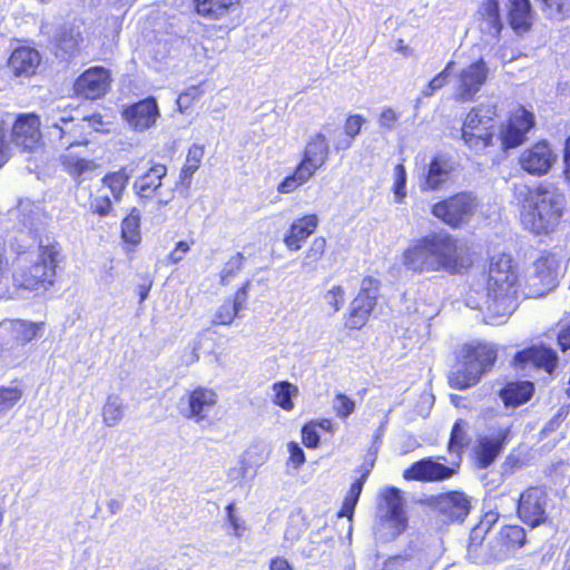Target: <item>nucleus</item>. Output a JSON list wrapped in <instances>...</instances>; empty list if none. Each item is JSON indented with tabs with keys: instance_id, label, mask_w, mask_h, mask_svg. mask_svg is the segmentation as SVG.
Returning a JSON list of instances; mask_svg holds the SVG:
<instances>
[{
	"instance_id": "obj_1",
	"label": "nucleus",
	"mask_w": 570,
	"mask_h": 570,
	"mask_svg": "<svg viewBox=\"0 0 570 570\" xmlns=\"http://www.w3.org/2000/svg\"><path fill=\"white\" fill-rule=\"evenodd\" d=\"M401 259L405 269L413 274L444 271L456 275L472 266L471 256L460 239L445 230L430 232L412 240Z\"/></svg>"
},
{
	"instance_id": "obj_2",
	"label": "nucleus",
	"mask_w": 570,
	"mask_h": 570,
	"mask_svg": "<svg viewBox=\"0 0 570 570\" xmlns=\"http://www.w3.org/2000/svg\"><path fill=\"white\" fill-rule=\"evenodd\" d=\"M11 281L18 292L45 293L55 286L58 271L65 261L62 247L58 242L39 244L37 255L31 259L27 247L13 249Z\"/></svg>"
},
{
	"instance_id": "obj_3",
	"label": "nucleus",
	"mask_w": 570,
	"mask_h": 570,
	"mask_svg": "<svg viewBox=\"0 0 570 570\" xmlns=\"http://www.w3.org/2000/svg\"><path fill=\"white\" fill-rule=\"evenodd\" d=\"M567 210L563 193L557 187L538 184L528 188L519 209L522 228L533 236H550L557 233Z\"/></svg>"
},
{
	"instance_id": "obj_4",
	"label": "nucleus",
	"mask_w": 570,
	"mask_h": 570,
	"mask_svg": "<svg viewBox=\"0 0 570 570\" xmlns=\"http://www.w3.org/2000/svg\"><path fill=\"white\" fill-rule=\"evenodd\" d=\"M520 288L513 257L508 253L491 255L484 285L487 309L498 316L512 314L519 304Z\"/></svg>"
},
{
	"instance_id": "obj_5",
	"label": "nucleus",
	"mask_w": 570,
	"mask_h": 570,
	"mask_svg": "<svg viewBox=\"0 0 570 570\" xmlns=\"http://www.w3.org/2000/svg\"><path fill=\"white\" fill-rule=\"evenodd\" d=\"M499 358V346L487 341H472L460 345L453 353V364L448 383L453 390L464 391L475 386L493 371Z\"/></svg>"
},
{
	"instance_id": "obj_6",
	"label": "nucleus",
	"mask_w": 570,
	"mask_h": 570,
	"mask_svg": "<svg viewBox=\"0 0 570 570\" xmlns=\"http://www.w3.org/2000/svg\"><path fill=\"white\" fill-rule=\"evenodd\" d=\"M330 157L331 147L327 137L323 132H315L306 141L293 170L277 184V193L287 195L296 191L326 166Z\"/></svg>"
},
{
	"instance_id": "obj_7",
	"label": "nucleus",
	"mask_w": 570,
	"mask_h": 570,
	"mask_svg": "<svg viewBox=\"0 0 570 570\" xmlns=\"http://www.w3.org/2000/svg\"><path fill=\"white\" fill-rule=\"evenodd\" d=\"M480 202L470 190H460L439 198L430 207L431 215L452 230L468 226L478 213Z\"/></svg>"
},
{
	"instance_id": "obj_8",
	"label": "nucleus",
	"mask_w": 570,
	"mask_h": 570,
	"mask_svg": "<svg viewBox=\"0 0 570 570\" xmlns=\"http://www.w3.org/2000/svg\"><path fill=\"white\" fill-rule=\"evenodd\" d=\"M381 282L373 276L362 278L357 294L351 299L344 314V328L351 332L364 328L379 304Z\"/></svg>"
},
{
	"instance_id": "obj_9",
	"label": "nucleus",
	"mask_w": 570,
	"mask_h": 570,
	"mask_svg": "<svg viewBox=\"0 0 570 570\" xmlns=\"http://www.w3.org/2000/svg\"><path fill=\"white\" fill-rule=\"evenodd\" d=\"M559 259L554 253L544 250L533 262L532 271L525 274L520 294L524 298H541L558 286Z\"/></svg>"
},
{
	"instance_id": "obj_10",
	"label": "nucleus",
	"mask_w": 570,
	"mask_h": 570,
	"mask_svg": "<svg viewBox=\"0 0 570 570\" xmlns=\"http://www.w3.org/2000/svg\"><path fill=\"white\" fill-rule=\"evenodd\" d=\"M426 505L443 524H461L472 510L471 498L462 490H449L430 495Z\"/></svg>"
},
{
	"instance_id": "obj_11",
	"label": "nucleus",
	"mask_w": 570,
	"mask_h": 570,
	"mask_svg": "<svg viewBox=\"0 0 570 570\" xmlns=\"http://www.w3.org/2000/svg\"><path fill=\"white\" fill-rule=\"evenodd\" d=\"M548 503L549 493L546 485H528L519 494L515 514L524 524L534 529L546 522Z\"/></svg>"
},
{
	"instance_id": "obj_12",
	"label": "nucleus",
	"mask_w": 570,
	"mask_h": 570,
	"mask_svg": "<svg viewBox=\"0 0 570 570\" xmlns=\"http://www.w3.org/2000/svg\"><path fill=\"white\" fill-rule=\"evenodd\" d=\"M376 510L380 523L390 529L392 538L405 532L409 519L400 489L396 487L385 488L379 495Z\"/></svg>"
},
{
	"instance_id": "obj_13",
	"label": "nucleus",
	"mask_w": 570,
	"mask_h": 570,
	"mask_svg": "<svg viewBox=\"0 0 570 570\" xmlns=\"http://www.w3.org/2000/svg\"><path fill=\"white\" fill-rule=\"evenodd\" d=\"M441 459L444 460V456H425L414 461L403 471L402 476L406 481L434 483L450 480L460 473V462L444 464L440 462Z\"/></svg>"
},
{
	"instance_id": "obj_14",
	"label": "nucleus",
	"mask_w": 570,
	"mask_h": 570,
	"mask_svg": "<svg viewBox=\"0 0 570 570\" xmlns=\"http://www.w3.org/2000/svg\"><path fill=\"white\" fill-rule=\"evenodd\" d=\"M47 136L52 147L61 150L87 146L90 142V130L86 129L83 120L71 116H62L48 126Z\"/></svg>"
},
{
	"instance_id": "obj_15",
	"label": "nucleus",
	"mask_w": 570,
	"mask_h": 570,
	"mask_svg": "<svg viewBox=\"0 0 570 570\" xmlns=\"http://www.w3.org/2000/svg\"><path fill=\"white\" fill-rule=\"evenodd\" d=\"M10 142L23 153H33L43 146L41 118L36 112L16 115L9 134Z\"/></svg>"
},
{
	"instance_id": "obj_16",
	"label": "nucleus",
	"mask_w": 570,
	"mask_h": 570,
	"mask_svg": "<svg viewBox=\"0 0 570 570\" xmlns=\"http://www.w3.org/2000/svg\"><path fill=\"white\" fill-rule=\"evenodd\" d=\"M112 83L111 71L102 66L83 70L73 81V95L82 100L96 101L106 97Z\"/></svg>"
},
{
	"instance_id": "obj_17",
	"label": "nucleus",
	"mask_w": 570,
	"mask_h": 570,
	"mask_svg": "<svg viewBox=\"0 0 570 570\" xmlns=\"http://www.w3.org/2000/svg\"><path fill=\"white\" fill-rule=\"evenodd\" d=\"M120 116L132 132L142 134L156 127L160 109L156 97L148 96L122 106Z\"/></svg>"
},
{
	"instance_id": "obj_18",
	"label": "nucleus",
	"mask_w": 570,
	"mask_h": 570,
	"mask_svg": "<svg viewBox=\"0 0 570 570\" xmlns=\"http://www.w3.org/2000/svg\"><path fill=\"white\" fill-rule=\"evenodd\" d=\"M535 126V117L524 106H518L507 118L501 131V146L503 149H512L521 146L527 140L528 132Z\"/></svg>"
},
{
	"instance_id": "obj_19",
	"label": "nucleus",
	"mask_w": 570,
	"mask_h": 570,
	"mask_svg": "<svg viewBox=\"0 0 570 570\" xmlns=\"http://www.w3.org/2000/svg\"><path fill=\"white\" fill-rule=\"evenodd\" d=\"M461 137L471 150L480 153L494 146L497 135L493 126H485L482 116L472 108L463 120Z\"/></svg>"
},
{
	"instance_id": "obj_20",
	"label": "nucleus",
	"mask_w": 570,
	"mask_h": 570,
	"mask_svg": "<svg viewBox=\"0 0 570 570\" xmlns=\"http://www.w3.org/2000/svg\"><path fill=\"white\" fill-rule=\"evenodd\" d=\"M489 77V68L483 58L470 63L458 75L454 99L468 102L474 99Z\"/></svg>"
},
{
	"instance_id": "obj_21",
	"label": "nucleus",
	"mask_w": 570,
	"mask_h": 570,
	"mask_svg": "<svg viewBox=\"0 0 570 570\" xmlns=\"http://www.w3.org/2000/svg\"><path fill=\"white\" fill-rule=\"evenodd\" d=\"M510 433V428H500L493 435L479 436L471 454L474 466L481 470L489 468L503 452Z\"/></svg>"
},
{
	"instance_id": "obj_22",
	"label": "nucleus",
	"mask_w": 570,
	"mask_h": 570,
	"mask_svg": "<svg viewBox=\"0 0 570 570\" xmlns=\"http://www.w3.org/2000/svg\"><path fill=\"white\" fill-rule=\"evenodd\" d=\"M554 160L556 155L546 139L533 142L518 158L521 169L533 177L547 175Z\"/></svg>"
},
{
	"instance_id": "obj_23",
	"label": "nucleus",
	"mask_w": 570,
	"mask_h": 570,
	"mask_svg": "<svg viewBox=\"0 0 570 570\" xmlns=\"http://www.w3.org/2000/svg\"><path fill=\"white\" fill-rule=\"evenodd\" d=\"M51 45L56 58L69 61L77 58L85 49V37L78 26L65 23L55 32Z\"/></svg>"
},
{
	"instance_id": "obj_24",
	"label": "nucleus",
	"mask_w": 570,
	"mask_h": 570,
	"mask_svg": "<svg viewBox=\"0 0 570 570\" xmlns=\"http://www.w3.org/2000/svg\"><path fill=\"white\" fill-rule=\"evenodd\" d=\"M454 171V165L445 155H434L424 168L420 178L422 193L439 191L446 186Z\"/></svg>"
},
{
	"instance_id": "obj_25",
	"label": "nucleus",
	"mask_w": 570,
	"mask_h": 570,
	"mask_svg": "<svg viewBox=\"0 0 570 570\" xmlns=\"http://www.w3.org/2000/svg\"><path fill=\"white\" fill-rule=\"evenodd\" d=\"M512 365L521 370L534 367L552 373L558 365V355L551 347L531 345L514 354Z\"/></svg>"
},
{
	"instance_id": "obj_26",
	"label": "nucleus",
	"mask_w": 570,
	"mask_h": 570,
	"mask_svg": "<svg viewBox=\"0 0 570 570\" xmlns=\"http://www.w3.org/2000/svg\"><path fill=\"white\" fill-rule=\"evenodd\" d=\"M320 218L317 214H304L295 218L283 236L284 246L288 252H298L306 240L317 230Z\"/></svg>"
},
{
	"instance_id": "obj_27",
	"label": "nucleus",
	"mask_w": 570,
	"mask_h": 570,
	"mask_svg": "<svg viewBox=\"0 0 570 570\" xmlns=\"http://www.w3.org/2000/svg\"><path fill=\"white\" fill-rule=\"evenodd\" d=\"M187 412L184 416L196 423L207 421L209 412L218 403L215 390L205 386H196L186 394Z\"/></svg>"
},
{
	"instance_id": "obj_28",
	"label": "nucleus",
	"mask_w": 570,
	"mask_h": 570,
	"mask_svg": "<svg viewBox=\"0 0 570 570\" xmlns=\"http://www.w3.org/2000/svg\"><path fill=\"white\" fill-rule=\"evenodd\" d=\"M527 543V531L520 524H504L500 528L494 544L491 547V557L503 560L509 554L523 548Z\"/></svg>"
},
{
	"instance_id": "obj_29",
	"label": "nucleus",
	"mask_w": 570,
	"mask_h": 570,
	"mask_svg": "<svg viewBox=\"0 0 570 570\" xmlns=\"http://www.w3.org/2000/svg\"><path fill=\"white\" fill-rule=\"evenodd\" d=\"M41 60V55L36 48L21 45L11 51L7 66L16 78H32L37 75Z\"/></svg>"
},
{
	"instance_id": "obj_30",
	"label": "nucleus",
	"mask_w": 570,
	"mask_h": 570,
	"mask_svg": "<svg viewBox=\"0 0 570 570\" xmlns=\"http://www.w3.org/2000/svg\"><path fill=\"white\" fill-rule=\"evenodd\" d=\"M168 174V168L163 163L151 161L148 169L138 176L132 185L135 195L140 200H150L159 195L163 180Z\"/></svg>"
},
{
	"instance_id": "obj_31",
	"label": "nucleus",
	"mask_w": 570,
	"mask_h": 570,
	"mask_svg": "<svg viewBox=\"0 0 570 570\" xmlns=\"http://www.w3.org/2000/svg\"><path fill=\"white\" fill-rule=\"evenodd\" d=\"M252 282L246 279L235 292L233 297L226 298L213 315V325H230L244 308Z\"/></svg>"
},
{
	"instance_id": "obj_32",
	"label": "nucleus",
	"mask_w": 570,
	"mask_h": 570,
	"mask_svg": "<svg viewBox=\"0 0 570 570\" xmlns=\"http://www.w3.org/2000/svg\"><path fill=\"white\" fill-rule=\"evenodd\" d=\"M534 384L528 380H508L498 392L505 407H518L529 402L534 395Z\"/></svg>"
},
{
	"instance_id": "obj_33",
	"label": "nucleus",
	"mask_w": 570,
	"mask_h": 570,
	"mask_svg": "<svg viewBox=\"0 0 570 570\" xmlns=\"http://www.w3.org/2000/svg\"><path fill=\"white\" fill-rule=\"evenodd\" d=\"M193 11L208 20H220L242 8V0H191Z\"/></svg>"
},
{
	"instance_id": "obj_34",
	"label": "nucleus",
	"mask_w": 570,
	"mask_h": 570,
	"mask_svg": "<svg viewBox=\"0 0 570 570\" xmlns=\"http://www.w3.org/2000/svg\"><path fill=\"white\" fill-rule=\"evenodd\" d=\"M507 19L510 28L517 35L529 32L533 24V10L530 0H509Z\"/></svg>"
},
{
	"instance_id": "obj_35",
	"label": "nucleus",
	"mask_w": 570,
	"mask_h": 570,
	"mask_svg": "<svg viewBox=\"0 0 570 570\" xmlns=\"http://www.w3.org/2000/svg\"><path fill=\"white\" fill-rule=\"evenodd\" d=\"M374 468V459L368 463L361 466L360 476L351 484L347 494L345 495L341 509L337 511V518H347L350 521L353 520L355 507L361 497L364 483L366 482L372 469Z\"/></svg>"
},
{
	"instance_id": "obj_36",
	"label": "nucleus",
	"mask_w": 570,
	"mask_h": 570,
	"mask_svg": "<svg viewBox=\"0 0 570 570\" xmlns=\"http://www.w3.org/2000/svg\"><path fill=\"white\" fill-rule=\"evenodd\" d=\"M9 332L16 345L24 346L43 335L46 323L31 322L22 318L8 321Z\"/></svg>"
},
{
	"instance_id": "obj_37",
	"label": "nucleus",
	"mask_w": 570,
	"mask_h": 570,
	"mask_svg": "<svg viewBox=\"0 0 570 570\" xmlns=\"http://www.w3.org/2000/svg\"><path fill=\"white\" fill-rule=\"evenodd\" d=\"M478 19L484 24V31L499 39L503 30L500 0H482L478 9Z\"/></svg>"
},
{
	"instance_id": "obj_38",
	"label": "nucleus",
	"mask_w": 570,
	"mask_h": 570,
	"mask_svg": "<svg viewBox=\"0 0 570 570\" xmlns=\"http://www.w3.org/2000/svg\"><path fill=\"white\" fill-rule=\"evenodd\" d=\"M130 173L127 167H120L118 170L107 173L100 180L102 190L108 189L112 200L118 203L122 199L129 184Z\"/></svg>"
},
{
	"instance_id": "obj_39",
	"label": "nucleus",
	"mask_w": 570,
	"mask_h": 570,
	"mask_svg": "<svg viewBox=\"0 0 570 570\" xmlns=\"http://www.w3.org/2000/svg\"><path fill=\"white\" fill-rule=\"evenodd\" d=\"M327 250V240L324 236H317L312 239L308 247L303 253L301 267L305 272H315L324 259Z\"/></svg>"
},
{
	"instance_id": "obj_40",
	"label": "nucleus",
	"mask_w": 570,
	"mask_h": 570,
	"mask_svg": "<svg viewBox=\"0 0 570 570\" xmlns=\"http://www.w3.org/2000/svg\"><path fill=\"white\" fill-rule=\"evenodd\" d=\"M121 238L129 252L134 250L141 240L140 213L136 207H132L121 222Z\"/></svg>"
},
{
	"instance_id": "obj_41",
	"label": "nucleus",
	"mask_w": 570,
	"mask_h": 570,
	"mask_svg": "<svg viewBox=\"0 0 570 570\" xmlns=\"http://www.w3.org/2000/svg\"><path fill=\"white\" fill-rule=\"evenodd\" d=\"M466 426L468 423L464 420L458 419L452 425L450 438L446 444L448 453L455 455V462L460 463L462 461L464 449L469 444Z\"/></svg>"
},
{
	"instance_id": "obj_42",
	"label": "nucleus",
	"mask_w": 570,
	"mask_h": 570,
	"mask_svg": "<svg viewBox=\"0 0 570 570\" xmlns=\"http://www.w3.org/2000/svg\"><path fill=\"white\" fill-rule=\"evenodd\" d=\"M273 403L286 412L295 407L294 397L299 393L298 387L289 381H277L272 385Z\"/></svg>"
},
{
	"instance_id": "obj_43",
	"label": "nucleus",
	"mask_w": 570,
	"mask_h": 570,
	"mask_svg": "<svg viewBox=\"0 0 570 570\" xmlns=\"http://www.w3.org/2000/svg\"><path fill=\"white\" fill-rule=\"evenodd\" d=\"M365 118L360 114L348 115L344 121V134L345 137L335 142L334 149L336 151L348 149L357 135H360Z\"/></svg>"
},
{
	"instance_id": "obj_44",
	"label": "nucleus",
	"mask_w": 570,
	"mask_h": 570,
	"mask_svg": "<svg viewBox=\"0 0 570 570\" xmlns=\"http://www.w3.org/2000/svg\"><path fill=\"white\" fill-rule=\"evenodd\" d=\"M102 422L106 426L117 425L124 417V405L117 395H108L101 409Z\"/></svg>"
},
{
	"instance_id": "obj_45",
	"label": "nucleus",
	"mask_w": 570,
	"mask_h": 570,
	"mask_svg": "<svg viewBox=\"0 0 570 570\" xmlns=\"http://www.w3.org/2000/svg\"><path fill=\"white\" fill-rule=\"evenodd\" d=\"M112 198L106 194L102 188H98L96 194H91L89 208L94 215L106 217L114 210Z\"/></svg>"
},
{
	"instance_id": "obj_46",
	"label": "nucleus",
	"mask_w": 570,
	"mask_h": 570,
	"mask_svg": "<svg viewBox=\"0 0 570 570\" xmlns=\"http://www.w3.org/2000/svg\"><path fill=\"white\" fill-rule=\"evenodd\" d=\"M246 258L243 253L232 255L224 264L219 273V282L222 285L229 284L242 271Z\"/></svg>"
},
{
	"instance_id": "obj_47",
	"label": "nucleus",
	"mask_w": 570,
	"mask_h": 570,
	"mask_svg": "<svg viewBox=\"0 0 570 570\" xmlns=\"http://www.w3.org/2000/svg\"><path fill=\"white\" fill-rule=\"evenodd\" d=\"M23 391L18 386H0V417L11 411L22 399Z\"/></svg>"
},
{
	"instance_id": "obj_48",
	"label": "nucleus",
	"mask_w": 570,
	"mask_h": 570,
	"mask_svg": "<svg viewBox=\"0 0 570 570\" xmlns=\"http://www.w3.org/2000/svg\"><path fill=\"white\" fill-rule=\"evenodd\" d=\"M59 161L65 171L73 178L80 177L91 168L90 161L85 158L73 157L69 154L61 155Z\"/></svg>"
},
{
	"instance_id": "obj_49",
	"label": "nucleus",
	"mask_w": 570,
	"mask_h": 570,
	"mask_svg": "<svg viewBox=\"0 0 570 570\" xmlns=\"http://www.w3.org/2000/svg\"><path fill=\"white\" fill-rule=\"evenodd\" d=\"M392 191L396 203L401 204L406 198V169L403 163H400L394 167Z\"/></svg>"
},
{
	"instance_id": "obj_50",
	"label": "nucleus",
	"mask_w": 570,
	"mask_h": 570,
	"mask_svg": "<svg viewBox=\"0 0 570 570\" xmlns=\"http://www.w3.org/2000/svg\"><path fill=\"white\" fill-rule=\"evenodd\" d=\"M324 301L331 314H336L341 311L345 302V288L340 285H333L325 294Z\"/></svg>"
},
{
	"instance_id": "obj_51",
	"label": "nucleus",
	"mask_w": 570,
	"mask_h": 570,
	"mask_svg": "<svg viewBox=\"0 0 570 570\" xmlns=\"http://www.w3.org/2000/svg\"><path fill=\"white\" fill-rule=\"evenodd\" d=\"M205 155L203 146L194 144L188 148L187 156L183 169L195 174L202 166V161Z\"/></svg>"
},
{
	"instance_id": "obj_52",
	"label": "nucleus",
	"mask_w": 570,
	"mask_h": 570,
	"mask_svg": "<svg viewBox=\"0 0 570 570\" xmlns=\"http://www.w3.org/2000/svg\"><path fill=\"white\" fill-rule=\"evenodd\" d=\"M195 244L196 240L194 237L177 242L175 247L167 255V262L174 265L179 264L181 261H184Z\"/></svg>"
},
{
	"instance_id": "obj_53",
	"label": "nucleus",
	"mask_w": 570,
	"mask_h": 570,
	"mask_svg": "<svg viewBox=\"0 0 570 570\" xmlns=\"http://www.w3.org/2000/svg\"><path fill=\"white\" fill-rule=\"evenodd\" d=\"M334 412L337 417L345 420L355 411V402L344 393H336Z\"/></svg>"
},
{
	"instance_id": "obj_54",
	"label": "nucleus",
	"mask_w": 570,
	"mask_h": 570,
	"mask_svg": "<svg viewBox=\"0 0 570 570\" xmlns=\"http://www.w3.org/2000/svg\"><path fill=\"white\" fill-rule=\"evenodd\" d=\"M225 511H226V519H227L229 527L232 528L233 535L240 538L246 530V524L242 519H239L235 514V503L229 502L226 505Z\"/></svg>"
},
{
	"instance_id": "obj_55",
	"label": "nucleus",
	"mask_w": 570,
	"mask_h": 570,
	"mask_svg": "<svg viewBox=\"0 0 570 570\" xmlns=\"http://www.w3.org/2000/svg\"><path fill=\"white\" fill-rule=\"evenodd\" d=\"M302 443L307 449H316L320 445V435L314 422H306L301 429Z\"/></svg>"
},
{
	"instance_id": "obj_56",
	"label": "nucleus",
	"mask_w": 570,
	"mask_h": 570,
	"mask_svg": "<svg viewBox=\"0 0 570 570\" xmlns=\"http://www.w3.org/2000/svg\"><path fill=\"white\" fill-rule=\"evenodd\" d=\"M542 10L551 14L564 16L570 10V0H538Z\"/></svg>"
},
{
	"instance_id": "obj_57",
	"label": "nucleus",
	"mask_w": 570,
	"mask_h": 570,
	"mask_svg": "<svg viewBox=\"0 0 570 570\" xmlns=\"http://www.w3.org/2000/svg\"><path fill=\"white\" fill-rule=\"evenodd\" d=\"M287 449L289 453L288 462L292 463L295 469L301 468L306 460L302 448L295 441H291L287 444Z\"/></svg>"
},
{
	"instance_id": "obj_58",
	"label": "nucleus",
	"mask_w": 570,
	"mask_h": 570,
	"mask_svg": "<svg viewBox=\"0 0 570 570\" xmlns=\"http://www.w3.org/2000/svg\"><path fill=\"white\" fill-rule=\"evenodd\" d=\"M488 531L489 528L484 529L482 525L474 527L470 532L468 549L470 551H475L478 548H480Z\"/></svg>"
},
{
	"instance_id": "obj_59",
	"label": "nucleus",
	"mask_w": 570,
	"mask_h": 570,
	"mask_svg": "<svg viewBox=\"0 0 570 570\" xmlns=\"http://www.w3.org/2000/svg\"><path fill=\"white\" fill-rule=\"evenodd\" d=\"M202 91L197 86H191L181 92L177 98V105L179 109H186L193 100L200 96Z\"/></svg>"
},
{
	"instance_id": "obj_60",
	"label": "nucleus",
	"mask_w": 570,
	"mask_h": 570,
	"mask_svg": "<svg viewBox=\"0 0 570 570\" xmlns=\"http://www.w3.org/2000/svg\"><path fill=\"white\" fill-rule=\"evenodd\" d=\"M79 120H83V126H86L87 130H90V134L92 131H99L104 127V117L99 112H95L89 116H85L82 118H79Z\"/></svg>"
},
{
	"instance_id": "obj_61",
	"label": "nucleus",
	"mask_w": 570,
	"mask_h": 570,
	"mask_svg": "<svg viewBox=\"0 0 570 570\" xmlns=\"http://www.w3.org/2000/svg\"><path fill=\"white\" fill-rule=\"evenodd\" d=\"M194 175L195 174L180 168L175 188L181 193H187L191 186Z\"/></svg>"
},
{
	"instance_id": "obj_62",
	"label": "nucleus",
	"mask_w": 570,
	"mask_h": 570,
	"mask_svg": "<svg viewBox=\"0 0 570 570\" xmlns=\"http://www.w3.org/2000/svg\"><path fill=\"white\" fill-rule=\"evenodd\" d=\"M557 344L561 352L570 350V321L560 328L557 335Z\"/></svg>"
},
{
	"instance_id": "obj_63",
	"label": "nucleus",
	"mask_w": 570,
	"mask_h": 570,
	"mask_svg": "<svg viewBox=\"0 0 570 570\" xmlns=\"http://www.w3.org/2000/svg\"><path fill=\"white\" fill-rule=\"evenodd\" d=\"M453 62L450 61L446 63L445 68L439 72L430 82H429V88L434 91V90H438V89H441L442 87H444V85L448 81V72H449V69L452 67Z\"/></svg>"
},
{
	"instance_id": "obj_64",
	"label": "nucleus",
	"mask_w": 570,
	"mask_h": 570,
	"mask_svg": "<svg viewBox=\"0 0 570 570\" xmlns=\"http://www.w3.org/2000/svg\"><path fill=\"white\" fill-rule=\"evenodd\" d=\"M269 570H294L285 557H274L269 560Z\"/></svg>"
}]
</instances>
